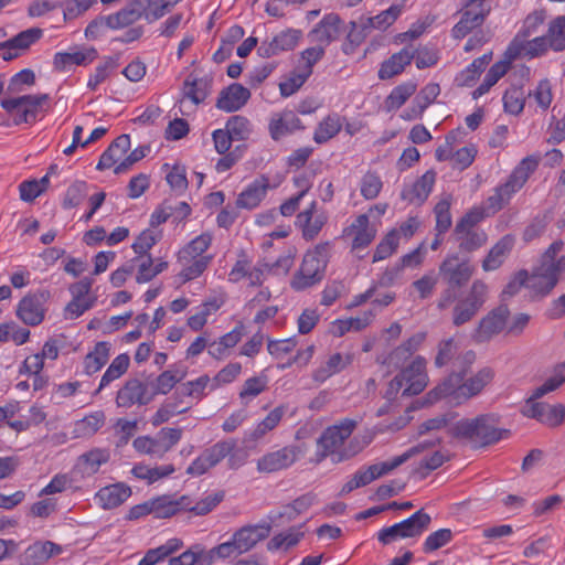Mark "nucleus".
<instances>
[{
    "instance_id": "1",
    "label": "nucleus",
    "mask_w": 565,
    "mask_h": 565,
    "mask_svg": "<svg viewBox=\"0 0 565 565\" xmlns=\"http://www.w3.org/2000/svg\"><path fill=\"white\" fill-rule=\"evenodd\" d=\"M564 242H553L541 256L540 263L529 275L526 270H520L505 286L503 295L512 297L519 292L522 286L532 289L535 294L546 295L558 282L559 275L565 271V255L556 259V255L563 249Z\"/></svg>"
},
{
    "instance_id": "2",
    "label": "nucleus",
    "mask_w": 565,
    "mask_h": 565,
    "mask_svg": "<svg viewBox=\"0 0 565 565\" xmlns=\"http://www.w3.org/2000/svg\"><path fill=\"white\" fill-rule=\"evenodd\" d=\"M493 371L490 367L479 370L473 376L463 379L459 375H449L438 386L427 394L429 403L447 397L450 403L460 405L480 394L492 381Z\"/></svg>"
},
{
    "instance_id": "3",
    "label": "nucleus",
    "mask_w": 565,
    "mask_h": 565,
    "mask_svg": "<svg viewBox=\"0 0 565 565\" xmlns=\"http://www.w3.org/2000/svg\"><path fill=\"white\" fill-rule=\"evenodd\" d=\"M450 434L466 440L472 448H481L508 437L510 430L497 428L494 416L480 415L459 420L450 428Z\"/></svg>"
},
{
    "instance_id": "4",
    "label": "nucleus",
    "mask_w": 565,
    "mask_h": 565,
    "mask_svg": "<svg viewBox=\"0 0 565 565\" xmlns=\"http://www.w3.org/2000/svg\"><path fill=\"white\" fill-rule=\"evenodd\" d=\"M356 427V422L350 418L341 419L333 426L328 427L320 436L318 443L327 455H337V461H342L355 456L363 449V445H359L353 438L348 448L341 450L344 441L351 436Z\"/></svg>"
},
{
    "instance_id": "5",
    "label": "nucleus",
    "mask_w": 565,
    "mask_h": 565,
    "mask_svg": "<svg viewBox=\"0 0 565 565\" xmlns=\"http://www.w3.org/2000/svg\"><path fill=\"white\" fill-rule=\"evenodd\" d=\"M438 274L448 285L437 301V308L445 310L455 299V288L465 286L473 275V267L468 260H460L458 255H448L439 265Z\"/></svg>"
},
{
    "instance_id": "6",
    "label": "nucleus",
    "mask_w": 565,
    "mask_h": 565,
    "mask_svg": "<svg viewBox=\"0 0 565 565\" xmlns=\"http://www.w3.org/2000/svg\"><path fill=\"white\" fill-rule=\"evenodd\" d=\"M329 249L330 244L322 243L305 254L300 268L291 280V287L295 290H305L323 279L329 260Z\"/></svg>"
},
{
    "instance_id": "7",
    "label": "nucleus",
    "mask_w": 565,
    "mask_h": 565,
    "mask_svg": "<svg viewBox=\"0 0 565 565\" xmlns=\"http://www.w3.org/2000/svg\"><path fill=\"white\" fill-rule=\"evenodd\" d=\"M488 299V286L480 279L475 280L466 294L455 295L451 322L456 327L470 322Z\"/></svg>"
},
{
    "instance_id": "8",
    "label": "nucleus",
    "mask_w": 565,
    "mask_h": 565,
    "mask_svg": "<svg viewBox=\"0 0 565 565\" xmlns=\"http://www.w3.org/2000/svg\"><path fill=\"white\" fill-rule=\"evenodd\" d=\"M49 98L47 94L23 95L2 99L0 105L7 113L14 114V124L20 125L34 121L39 109Z\"/></svg>"
},
{
    "instance_id": "9",
    "label": "nucleus",
    "mask_w": 565,
    "mask_h": 565,
    "mask_svg": "<svg viewBox=\"0 0 565 565\" xmlns=\"http://www.w3.org/2000/svg\"><path fill=\"white\" fill-rule=\"evenodd\" d=\"M490 12V7L484 0H468L461 12V18L452 28L455 39H463L472 30L480 26Z\"/></svg>"
},
{
    "instance_id": "10",
    "label": "nucleus",
    "mask_w": 565,
    "mask_h": 565,
    "mask_svg": "<svg viewBox=\"0 0 565 565\" xmlns=\"http://www.w3.org/2000/svg\"><path fill=\"white\" fill-rule=\"evenodd\" d=\"M510 311L507 306H499L489 311L478 323L473 338L477 342H487L499 334L507 324Z\"/></svg>"
},
{
    "instance_id": "11",
    "label": "nucleus",
    "mask_w": 565,
    "mask_h": 565,
    "mask_svg": "<svg viewBox=\"0 0 565 565\" xmlns=\"http://www.w3.org/2000/svg\"><path fill=\"white\" fill-rule=\"evenodd\" d=\"M152 401L148 385L138 379H129L116 395L118 407L130 408L134 405H147Z\"/></svg>"
},
{
    "instance_id": "12",
    "label": "nucleus",
    "mask_w": 565,
    "mask_h": 565,
    "mask_svg": "<svg viewBox=\"0 0 565 565\" xmlns=\"http://www.w3.org/2000/svg\"><path fill=\"white\" fill-rule=\"evenodd\" d=\"M49 298L47 291H39L29 294L19 302L17 308V316L25 324L38 326L44 319V302Z\"/></svg>"
},
{
    "instance_id": "13",
    "label": "nucleus",
    "mask_w": 565,
    "mask_h": 565,
    "mask_svg": "<svg viewBox=\"0 0 565 565\" xmlns=\"http://www.w3.org/2000/svg\"><path fill=\"white\" fill-rule=\"evenodd\" d=\"M522 414L547 426L555 427L563 423L565 407L562 404L548 405L541 402H526L522 408Z\"/></svg>"
},
{
    "instance_id": "14",
    "label": "nucleus",
    "mask_w": 565,
    "mask_h": 565,
    "mask_svg": "<svg viewBox=\"0 0 565 565\" xmlns=\"http://www.w3.org/2000/svg\"><path fill=\"white\" fill-rule=\"evenodd\" d=\"M42 36V29L30 28L0 43V51H2L3 60L11 61L18 57L22 52L30 49V46L38 42Z\"/></svg>"
},
{
    "instance_id": "15",
    "label": "nucleus",
    "mask_w": 565,
    "mask_h": 565,
    "mask_svg": "<svg viewBox=\"0 0 565 565\" xmlns=\"http://www.w3.org/2000/svg\"><path fill=\"white\" fill-rule=\"evenodd\" d=\"M548 49H551V46L546 34L527 39L523 42L512 40L505 52V57L509 60H516L521 57L531 60L544 55Z\"/></svg>"
},
{
    "instance_id": "16",
    "label": "nucleus",
    "mask_w": 565,
    "mask_h": 565,
    "mask_svg": "<svg viewBox=\"0 0 565 565\" xmlns=\"http://www.w3.org/2000/svg\"><path fill=\"white\" fill-rule=\"evenodd\" d=\"M539 166V159L529 156L524 158L512 171L508 181L498 186L497 189L504 194V198L509 201L512 194L519 191L527 181L531 173L535 171Z\"/></svg>"
},
{
    "instance_id": "17",
    "label": "nucleus",
    "mask_w": 565,
    "mask_h": 565,
    "mask_svg": "<svg viewBox=\"0 0 565 565\" xmlns=\"http://www.w3.org/2000/svg\"><path fill=\"white\" fill-rule=\"evenodd\" d=\"M270 523L263 522L255 525H245L233 533V539L238 547L239 554L253 550L258 542L264 541L270 534Z\"/></svg>"
},
{
    "instance_id": "18",
    "label": "nucleus",
    "mask_w": 565,
    "mask_h": 565,
    "mask_svg": "<svg viewBox=\"0 0 565 565\" xmlns=\"http://www.w3.org/2000/svg\"><path fill=\"white\" fill-rule=\"evenodd\" d=\"M297 459L294 447H284L268 452L257 461V470L263 473H271L290 467Z\"/></svg>"
},
{
    "instance_id": "19",
    "label": "nucleus",
    "mask_w": 565,
    "mask_h": 565,
    "mask_svg": "<svg viewBox=\"0 0 565 565\" xmlns=\"http://www.w3.org/2000/svg\"><path fill=\"white\" fill-rule=\"evenodd\" d=\"M250 98V92L238 83H233L220 92L216 107L233 113L241 109Z\"/></svg>"
},
{
    "instance_id": "20",
    "label": "nucleus",
    "mask_w": 565,
    "mask_h": 565,
    "mask_svg": "<svg viewBox=\"0 0 565 565\" xmlns=\"http://www.w3.org/2000/svg\"><path fill=\"white\" fill-rule=\"evenodd\" d=\"M343 31V22L339 14L329 13L316 25L310 35L312 41L328 45L338 40Z\"/></svg>"
},
{
    "instance_id": "21",
    "label": "nucleus",
    "mask_w": 565,
    "mask_h": 565,
    "mask_svg": "<svg viewBox=\"0 0 565 565\" xmlns=\"http://www.w3.org/2000/svg\"><path fill=\"white\" fill-rule=\"evenodd\" d=\"M435 180L436 173L433 170L426 171L412 185L403 189L401 193L402 199L409 203L422 205L430 194Z\"/></svg>"
},
{
    "instance_id": "22",
    "label": "nucleus",
    "mask_w": 565,
    "mask_h": 565,
    "mask_svg": "<svg viewBox=\"0 0 565 565\" xmlns=\"http://www.w3.org/2000/svg\"><path fill=\"white\" fill-rule=\"evenodd\" d=\"M185 397L188 396L179 394L178 387L174 394L168 398L156 412L151 419L152 425L159 426L175 415L186 413L192 405L184 399Z\"/></svg>"
},
{
    "instance_id": "23",
    "label": "nucleus",
    "mask_w": 565,
    "mask_h": 565,
    "mask_svg": "<svg viewBox=\"0 0 565 565\" xmlns=\"http://www.w3.org/2000/svg\"><path fill=\"white\" fill-rule=\"evenodd\" d=\"M438 443H439V439L423 441V443H419V444L415 445L414 447L409 448L407 451H405L401 456L393 458L392 460L372 465L371 468L374 472L375 478L377 479V478L393 471L394 469H396L397 467H399L401 465L406 462L412 457L424 452L426 449L434 447Z\"/></svg>"
},
{
    "instance_id": "24",
    "label": "nucleus",
    "mask_w": 565,
    "mask_h": 565,
    "mask_svg": "<svg viewBox=\"0 0 565 565\" xmlns=\"http://www.w3.org/2000/svg\"><path fill=\"white\" fill-rule=\"evenodd\" d=\"M415 57V47L413 45L405 46L399 52L393 54L384 61L379 70L381 79H388L402 73Z\"/></svg>"
},
{
    "instance_id": "25",
    "label": "nucleus",
    "mask_w": 565,
    "mask_h": 565,
    "mask_svg": "<svg viewBox=\"0 0 565 565\" xmlns=\"http://www.w3.org/2000/svg\"><path fill=\"white\" fill-rule=\"evenodd\" d=\"M152 515L157 519H167L189 508V495L174 499L172 495H160L150 499Z\"/></svg>"
},
{
    "instance_id": "26",
    "label": "nucleus",
    "mask_w": 565,
    "mask_h": 565,
    "mask_svg": "<svg viewBox=\"0 0 565 565\" xmlns=\"http://www.w3.org/2000/svg\"><path fill=\"white\" fill-rule=\"evenodd\" d=\"M302 128L300 119L292 110H284L280 114H276L270 119L268 126L270 137L274 140H279L281 137Z\"/></svg>"
},
{
    "instance_id": "27",
    "label": "nucleus",
    "mask_w": 565,
    "mask_h": 565,
    "mask_svg": "<svg viewBox=\"0 0 565 565\" xmlns=\"http://www.w3.org/2000/svg\"><path fill=\"white\" fill-rule=\"evenodd\" d=\"M347 231L353 235L352 249L367 247L376 236V228L370 225L366 214L359 215Z\"/></svg>"
},
{
    "instance_id": "28",
    "label": "nucleus",
    "mask_w": 565,
    "mask_h": 565,
    "mask_svg": "<svg viewBox=\"0 0 565 565\" xmlns=\"http://www.w3.org/2000/svg\"><path fill=\"white\" fill-rule=\"evenodd\" d=\"M268 186L267 178L256 179L238 195L236 206L247 210L257 207L265 198Z\"/></svg>"
},
{
    "instance_id": "29",
    "label": "nucleus",
    "mask_w": 565,
    "mask_h": 565,
    "mask_svg": "<svg viewBox=\"0 0 565 565\" xmlns=\"http://www.w3.org/2000/svg\"><path fill=\"white\" fill-rule=\"evenodd\" d=\"M146 0H134L120 11L106 17V25L110 29H120L128 26L142 18V3Z\"/></svg>"
},
{
    "instance_id": "30",
    "label": "nucleus",
    "mask_w": 565,
    "mask_h": 565,
    "mask_svg": "<svg viewBox=\"0 0 565 565\" xmlns=\"http://www.w3.org/2000/svg\"><path fill=\"white\" fill-rule=\"evenodd\" d=\"M131 495L129 487L116 483L102 488L96 493V499L103 509H115L122 504Z\"/></svg>"
},
{
    "instance_id": "31",
    "label": "nucleus",
    "mask_w": 565,
    "mask_h": 565,
    "mask_svg": "<svg viewBox=\"0 0 565 565\" xmlns=\"http://www.w3.org/2000/svg\"><path fill=\"white\" fill-rule=\"evenodd\" d=\"M315 209L316 202H312L307 210L297 215V223L302 228V235L307 241L313 239L327 221L323 214L313 215Z\"/></svg>"
},
{
    "instance_id": "32",
    "label": "nucleus",
    "mask_w": 565,
    "mask_h": 565,
    "mask_svg": "<svg viewBox=\"0 0 565 565\" xmlns=\"http://www.w3.org/2000/svg\"><path fill=\"white\" fill-rule=\"evenodd\" d=\"M513 244L514 238L510 235H505L500 241H498L482 260V269L484 271H492L498 269L503 264L504 258L511 252Z\"/></svg>"
},
{
    "instance_id": "33",
    "label": "nucleus",
    "mask_w": 565,
    "mask_h": 565,
    "mask_svg": "<svg viewBox=\"0 0 565 565\" xmlns=\"http://www.w3.org/2000/svg\"><path fill=\"white\" fill-rule=\"evenodd\" d=\"M452 236L458 245V250L461 254H472L480 249L488 242V235L483 230H471L455 232Z\"/></svg>"
},
{
    "instance_id": "34",
    "label": "nucleus",
    "mask_w": 565,
    "mask_h": 565,
    "mask_svg": "<svg viewBox=\"0 0 565 565\" xmlns=\"http://www.w3.org/2000/svg\"><path fill=\"white\" fill-rule=\"evenodd\" d=\"M350 355L334 353L320 364L312 373V379L318 383H323L332 375L341 372L351 363Z\"/></svg>"
},
{
    "instance_id": "35",
    "label": "nucleus",
    "mask_w": 565,
    "mask_h": 565,
    "mask_svg": "<svg viewBox=\"0 0 565 565\" xmlns=\"http://www.w3.org/2000/svg\"><path fill=\"white\" fill-rule=\"evenodd\" d=\"M405 370H412L409 374V379L405 380V386L402 392V396H412L417 395L426 386V374L425 371V360L420 356H417L412 364Z\"/></svg>"
},
{
    "instance_id": "36",
    "label": "nucleus",
    "mask_w": 565,
    "mask_h": 565,
    "mask_svg": "<svg viewBox=\"0 0 565 565\" xmlns=\"http://www.w3.org/2000/svg\"><path fill=\"white\" fill-rule=\"evenodd\" d=\"M97 57V51L94 47L76 52H58L54 55V67L58 71L65 70L71 64L86 65Z\"/></svg>"
},
{
    "instance_id": "37",
    "label": "nucleus",
    "mask_w": 565,
    "mask_h": 565,
    "mask_svg": "<svg viewBox=\"0 0 565 565\" xmlns=\"http://www.w3.org/2000/svg\"><path fill=\"white\" fill-rule=\"evenodd\" d=\"M61 552L62 547L51 541L36 542L26 548L24 557L29 565H41Z\"/></svg>"
},
{
    "instance_id": "38",
    "label": "nucleus",
    "mask_w": 565,
    "mask_h": 565,
    "mask_svg": "<svg viewBox=\"0 0 565 565\" xmlns=\"http://www.w3.org/2000/svg\"><path fill=\"white\" fill-rule=\"evenodd\" d=\"M440 94V87L436 83H429L415 97L413 107L407 111L405 118L415 119L424 113V110L437 98Z\"/></svg>"
},
{
    "instance_id": "39",
    "label": "nucleus",
    "mask_w": 565,
    "mask_h": 565,
    "mask_svg": "<svg viewBox=\"0 0 565 565\" xmlns=\"http://www.w3.org/2000/svg\"><path fill=\"white\" fill-rule=\"evenodd\" d=\"M110 344L106 341L97 342L94 350L88 352L84 359V371L92 375L98 372L109 359Z\"/></svg>"
},
{
    "instance_id": "40",
    "label": "nucleus",
    "mask_w": 565,
    "mask_h": 565,
    "mask_svg": "<svg viewBox=\"0 0 565 565\" xmlns=\"http://www.w3.org/2000/svg\"><path fill=\"white\" fill-rule=\"evenodd\" d=\"M210 81L188 76L183 83V98L190 99L194 105L201 104L209 95Z\"/></svg>"
},
{
    "instance_id": "41",
    "label": "nucleus",
    "mask_w": 565,
    "mask_h": 565,
    "mask_svg": "<svg viewBox=\"0 0 565 565\" xmlns=\"http://www.w3.org/2000/svg\"><path fill=\"white\" fill-rule=\"evenodd\" d=\"M186 375L185 370H169L162 372L150 385L152 398L158 394H168L174 385Z\"/></svg>"
},
{
    "instance_id": "42",
    "label": "nucleus",
    "mask_w": 565,
    "mask_h": 565,
    "mask_svg": "<svg viewBox=\"0 0 565 565\" xmlns=\"http://www.w3.org/2000/svg\"><path fill=\"white\" fill-rule=\"evenodd\" d=\"M402 9L403 7L401 4H393L377 15L361 21L360 26H362L363 30H385L396 21L402 13Z\"/></svg>"
},
{
    "instance_id": "43",
    "label": "nucleus",
    "mask_w": 565,
    "mask_h": 565,
    "mask_svg": "<svg viewBox=\"0 0 565 565\" xmlns=\"http://www.w3.org/2000/svg\"><path fill=\"white\" fill-rule=\"evenodd\" d=\"M431 518L423 509L401 522L407 539L420 536L429 526Z\"/></svg>"
},
{
    "instance_id": "44",
    "label": "nucleus",
    "mask_w": 565,
    "mask_h": 565,
    "mask_svg": "<svg viewBox=\"0 0 565 565\" xmlns=\"http://www.w3.org/2000/svg\"><path fill=\"white\" fill-rule=\"evenodd\" d=\"M211 243V234L203 233L199 235L179 252V262L185 264L190 263L192 258L203 257L202 254L210 247Z\"/></svg>"
},
{
    "instance_id": "45",
    "label": "nucleus",
    "mask_w": 565,
    "mask_h": 565,
    "mask_svg": "<svg viewBox=\"0 0 565 565\" xmlns=\"http://www.w3.org/2000/svg\"><path fill=\"white\" fill-rule=\"evenodd\" d=\"M130 358L128 354L122 353L116 356L104 375L102 376L100 383L98 388L96 390L95 394L99 393L104 387L109 385L113 381L119 379L121 375H124L129 366Z\"/></svg>"
},
{
    "instance_id": "46",
    "label": "nucleus",
    "mask_w": 565,
    "mask_h": 565,
    "mask_svg": "<svg viewBox=\"0 0 565 565\" xmlns=\"http://www.w3.org/2000/svg\"><path fill=\"white\" fill-rule=\"evenodd\" d=\"M303 536L300 527H290L287 532L276 534L268 543L267 550L270 552L280 548L288 550L296 546Z\"/></svg>"
},
{
    "instance_id": "47",
    "label": "nucleus",
    "mask_w": 565,
    "mask_h": 565,
    "mask_svg": "<svg viewBox=\"0 0 565 565\" xmlns=\"http://www.w3.org/2000/svg\"><path fill=\"white\" fill-rule=\"evenodd\" d=\"M105 424V414L103 412H95L83 419L76 422L75 424V436L76 437H87L93 436L96 431H98L103 425Z\"/></svg>"
},
{
    "instance_id": "48",
    "label": "nucleus",
    "mask_w": 565,
    "mask_h": 565,
    "mask_svg": "<svg viewBox=\"0 0 565 565\" xmlns=\"http://www.w3.org/2000/svg\"><path fill=\"white\" fill-rule=\"evenodd\" d=\"M182 543L178 539L169 540L157 548L149 550L140 559L139 565H156L181 547Z\"/></svg>"
},
{
    "instance_id": "49",
    "label": "nucleus",
    "mask_w": 565,
    "mask_h": 565,
    "mask_svg": "<svg viewBox=\"0 0 565 565\" xmlns=\"http://www.w3.org/2000/svg\"><path fill=\"white\" fill-rule=\"evenodd\" d=\"M551 50L562 52L565 50V15L552 20L546 33Z\"/></svg>"
},
{
    "instance_id": "50",
    "label": "nucleus",
    "mask_w": 565,
    "mask_h": 565,
    "mask_svg": "<svg viewBox=\"0 0 565 565\" xmlns=\"http://www.w3.org/2000/svg\"><path fill=\"white\" fill-rule=\"evenodd\" d=\"M451 195H445L435 206V217H436V226L435 230L439 234H445L452 224L451 214Z\"/></svg>"
},
{
    "instance_id": "51",
    "label": "nucleus",
    "mask_w": 565,
    "mask_h": 565,
    "mask_svg": "<svg viewBox=\"0 0 565 565\" xmlns=\"http://www.w3.org/2000/svg\"><path fill=\"white\" fill-rule=\"evenodd\" d=\"M341 127L342 125L339 116H328L319 124L318 128L316 129L313 140L317 143H324L338 135L341 130Z\"/></svg>"
},
{
    "instance_id": "52",
    "label": "nucleus",
    "mask_w": 565,
    "mask_h": 565,
    "mask_svg": "<svg viewBox=\"0 0 565 565\" xmlns=\"http://www.w3.org/2000/svg\"><path fill=\"white\" fill-rule=\"evenodd\" d=\"M78 460L84 466L83 471L93 475L98 471L102 465L109 460V452L97 448L83 454Z\"/></svg>"
},
{
    "instance_id": "53",
    "label": "nucleus",
    "mask_w": 565,
    "mask_h": 565,
    "mask_svg": "<svg viewBox=\"0 0 565 565\" xmlns=\"http://www.w3.org/2000/svg\"><path fill=\"white\" fill-rule=\"evenodd\" d=\"M416 92L414 83H406L396 86L385 100L387 110L398 109Z\"/></svg>"
},
{
    "instance_id": "54",
    "label": "nucleus",
    "mask_w": 565,
    "mask_h": 565,
    "mask_svg": "<svg viewBox=\"0 0 565 565\" xmlns=\"http://www.w3.org/2000/svg\"><path fill=\"white\" fill-rule=\"evenodd\" d=\"M236 447V441L233 439L222 440L205 449L203 455L207 459L209 463L214 467L222 461L227 455H230Z\"/></svg>"
},
{
    "instance_id": "55",
    "label": "nucleus",
    "mask_w": 565,
    "mask_h": 565,
    "mask_svg": "<svg viewBox=\"0 0 565 565\" xmlns=\"http://www.w3.org/2000/svg\"><path fill=\"white\" fill-rule=\"evenodd\" d=\"M525 95L522 87L512 86L503 95V105L505 111L518 115L524 108Z\"/></svg>"
},
{
    "instance_id": "56",
    "label": "nucleus",
    "mask_w": 565,
    "mask_h": 565,
    "mask_svg": "<svg viewBox=\"0 0 565 565\" xmlns=\"http://www.w3.org/2000/svg\"><path fill=\"white\" fill-rule=\"evenodd\" d=\"M398 232L397 230L390 231L385 237L377 244L373 255V263L386 259L390 257L398 246Z\"/></svg>"
},
{
    "instance_id": "57",
    "label": "nucleus",
    "mask_w": 565,
    "mask_h": 565,
    "mask_svg": "<svg viewBox=\"0 0 565 565\" xmlns=\"http://www.w3.org/2000/svg\"><path fill=\"white\" fill-rule=\"evenodd\" d=\"M87 195V184L84 181H75L65 193L62 206L66 210L78 206Z\"/></svg>"
},
{
    "instance_id": "58",
    "label": "nucleus",
    "mask_w": 565,
    "mask_h": 565,
    "mask_svg": "<svg viewBox=\"0 0 565 565\" xmlns=\"http://www.w3.org/2000/svg\"><path fill=\"white\" fill-rule=\"evenodd\" d=\"M223 499V492H215L213 494H209L201 501L193 504L192 499L189 497V508H184V511L193 512L196 515H205L211 512L217 504H220Z\"/></svg>"
},
{
    "instance_id": "59",
    "label": "nucleus",
    "mask_w": 565,
    "mask_h": 565,
    "mask_svg": "<svg viewBox=\"0 0 565 565\" xmlns=\"http://www.w3.org/2000/svg\"><path fill=\"white\" fill-rule=\"evenodd\" d=\"M235 140L243 141L248 139L252 134V125L247 118L243 116H232L225 128Z\"/></svg>"
},
{
    "instance_id": "60",
    "label": "nucleus",
    "mask_w": 565,
    "mask_h": 565,
    "mask_svg": "<svg viewBox=\"0 0 565 565\" xmlns=\"http://www.w3.org/2000/svg\"><path fill=\"white\" fill-rule=\"evenodd\" d=\"M452 540V532L450 529H439L429 534L424 544V553H431L447 545Z\"/></svg>"
},
{
    "instance_id": "61",
    "label": "nucleus",
    "mask_w": 565,
    "mask_h": 565,
    "mask_svg": "<svg viewBox=\"0 0 565 565\" xmlns=\"http://www.w3.org/2000/svg\"><path fill=\"white\" fill-rule=\"evenodd\" d=\"M488 216L483 207L469 210L456 224L455 232L479 230L477 225Z\"/></svg>"
},
{
    "instance_id": "62",
    "label": "nucleus",
    "mask_w": 565,
    "mask_h": 565,
    "mask_svg": "<svg viewBox=\"0 0 565 565\" xmlns=\"http://www.w3.org/2000/svg\"><path fill=\"white\" fill-rule=\"evenodd\" d=\"M383 183L381 178L375 172H366L361 180V195L365 200H373L377 198L382 190Z\"/></svg>"
},
{
    "instance_id": "63",
    "label": "nucleus",
    "mask_w": 565,
    "mask_h": 565,
    "mask_svg": "<svg viewBox=\"0 0 565 565\" xmlns=\"http://www.w3.org/2000/svg\"><path fill=\"white\" fill-rule=\"evenodd\" d=\"M134 448L140 454H147L154 457H163L164 448L161 447L158 437L149 436L137 437L132 443Z\"/></svg>"
},
{
    "instance_id": "64",
    "label": "nucleus",
    "mask_w": 565,
    "mask_h": 565,
    "mask_svg": "<svg viewBox=\"0 0 565 565\" xmlns=\"http://www.w3.org/2000/svg\"><path fill=\"white\" fill-rule=\"evenodd\" d=\"M97 0H67L63 3L64 21L74 20L89 10Z\"/></svg>"
}]
</instances>
